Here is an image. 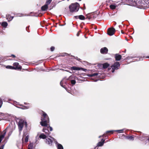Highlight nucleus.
I'll return each mask as SVG.
<instances>
[{
    "mask_svg": "<svg viewBox=\"0 0 149 149\" xmlns=\"http://www.w3.org/2000/svg\"><path fill=\"white\" fill-rule=\"evenodd\" d=\"M109 0H108V1H107V2H109Z\"/></svg>",
    "mask_w": 149,
    "mask_h": 149,
    "instance_id": "864d4df0",
    "label": "nucleus"
},
{
    "mask_svg": "<svg viewBox=\"0 0 149 149\" xmlns=\"http://www.w3.org/2000/svg\"><path fill=\"white\" fill-rule=\"evenodd\" d=\"M2 103H0V108L1 107L2 105Z\"/></svg>",
    "mask_w": 149,
    "mask_h": 149,
    "instance_id": "49530a36",
    "label": "nucleus"
},
{
    "mask_svg": "<svg viewBox=\"0 0 149 149\" xmlns=\"http://www.w3.org/2000/svg\"><path fill=\"white\" fill-rule=\"evenodd\" d=\"M29 138V136L27 135V136H26L25 140V141L26 142H27L28 141Z\"/></svg>",
    "mask_w": 149,
    "mask_h": 149,
    "instance_id": "2f4dec72",
    "label": "nucleus"
},
{
    "mask_svg": "<svg viewBox=\"0 0 149 149\" xmlns=\"http://www.w3.org/2000/svg\"><path fill=\"white\" fill-rule=\"evenodd\" d=\"M54 141L56 145L57 149H63V147L61 144L58 143L56 141Z\"/></svg>",
    "mask_w": 149,
    "mask_h": 149,
    "instance_id": "f8f14e48",
    "label": "nucleus"
},
{
    "mask_svg": "<svg viewBox=\"0 0 149 149\" xmlns=\"http://www.w3.org/2000/svg\"><path fill=\"white\" fill-rule=\"evenodd\" d=\"M48 128L49 127V128L50 131H52L53 130L52 127H51L49 125H48Z\"/></svg>",
    "mask_w": 149,
    "mask_h": 149,
    "instance_id": "e433bc0d",
    "label": "nucleus"
},
{
    "mask_svg": "<svg viewBox=\"0 0 149 149\" xmlns=\"http://www.w3.org/2000/svg\"><path fill=\"white\" fill-rule=\"evenodd\" d=\"M111 69V68H108V70H109Z\"/></svg>",
    "mask_w": 149,
    "mask_h": 149,
    "instance_id": "603ef678",
    "label": "nucleus"
},
{
    "mask_svg": "<svg viewBox=\"0 0 149 149\" xmlns=\"http://www.w3.org/2000/svg\"><path fill=\"white\" fill-rule=\"evenodd\" d=\"M13 17L10 16V17L9 19H8V21H11L12 20V19H13Z\"/></svg>",
    "mask_w": 149,
    "mask_h": 149,
    "instance_id": "4c0bfd02",
    "label": "nucleus"
},
{
    "mask_svg": "<svg viewBox=\"0 0 149 149\" xmlns=\"http://www.w3.org/2000/svg\"><path fill=\"white\" fill-rule=\"evenodd\" d=\"M148 58H149V57H148Z\"/></svg>",
    "mask_w": 149,
    "mask_h": 149,
    "instance_id": "4d7b16f0",
    "label": "nucleus"
},
{
    "mask_svg": "<svg viewBox=\"0 0 149 149\" xmlns=\"http://www.w3.org/2000/svg\"><path fill=\"white\" fill-rule=\"evenodd\" d=\"M124 130V129H123L120 130H114V131L118 132V133H121L123 132Z\"/></svg>",
    "mask_w": 149,
    "mask_h": 149,
    "instance_id": "393cba45",
    "label": "nucleus"
},
{
    "mask_svg": "<svg viewBox=\"0 0 149 149\" xmlns=\"http://www.w3.org/2000/svg\"><path fill=\"white\" fill-rule=\"evenodd\" d=\"M122 2L124 4L129 3L130 5V3H132V0H122Z\"/></svg>",
    "mask_w": 149,
    "mask_h": 149,
    "instance_id": "4468645a",
    "label": "nucleus"
},
{
    "mask_svg": "<svg viewBox=\"0 0 149 149\" xmlns=\"http://www.w3.org/2000/svg\"><path fill=\"white\" fill-rule=\"evenodd\" d=\"M102 141H100L97 144V146H102L104 143L105 140H104L103 139H102L101 140Z\"/></svg>",
    "mask_w": 149,
    "mask_h": 149,
    "instance_id": "2eb2a0df",
    "label": "nucleus"
},
{
    "mask_svg": "<svg viewBox=\"0 0 149 149\" xmlns=\"http://www.w3.org/2000/svg\"><path fill=\"white\" fill-rule=\"evenodd\" d=\"M71 83L72 84L74 85L75 84L76 81L74 80H72L71 81Z\"/></svg>",
    "mask_w": 149,
    "mask_h": 149,
    "instance_id": "7c9ffc66",
    "label": "nucleus"
},
{
    "mask_svg": "<svg viewBox=\"0 0 149 149\" xmlns=\"http://www.w3.org/2000/svg\"><path fill=\"white\" fill-rule=\"evenodd\" d=\"M81 70H82L86 72V71L87 70L85 69L80 68Z\"/></svg>",
    "mask_w": 149,
    "mask_h": 149,
    "instance_id": "58836bf2",
    "label": "nucleus"
},
{
    "mask_svg": "<svg viewBox=\"0 0 149 149\" xmlns=\"http://www.w3.org/2000/svg\"><path fill=\"white\" fill-rule=\"evenodd\" d=\"M39 137L40 138L44 139H46L47 138V136L43 133H42L40 135Z\"/></svg>",
    "mask_w": 149,
    "mask_h": 149,
    "instance_id": "aec40b11",
    "label": "nucleus"
},
{
    "mask_svg": "<svg viewBox=\"0 0 149 149\" xmlns=\"http://www.w3.org/2000/svg\"><path fill=\"white\" fill-rule=\"evenodd\" d=\"M79 19L80 20H83L85 19L84 16L83 15H80L79 16Z\"/></svg>",
    "mask_w": 149,
    "mask_h": 149,
    "instance_id": "5701e85b",
    "label": "nucleus"
},
{
    "mask_svg": "<svg viewBox=\"0 0 149 149\" xmlns=\"http://www.w3.org/2000/svg\"><path fill=\"white\" fill-rule=\"evenodd\" d=\"M79 1H81V0H79Z\"/></svg>",
    "mask_w": 149,
    "mask_h": 149,
    "instance_id": "6e6d98bb",
    "label": "nucleus"
},
{
    "mask_svg": "<svg viewBox=\"0 0 149 149\" xmlns=\"http://www.w3.org/2000/svg\"><path fill=\"white\" fill-rule=\"evenodd\" d=\"M52 1V0H47L46 4H47V5H48Z\"/></svg>",
    "mask_w": 149,
    "mask_h": 149,
    "instance_id": "c85d7f7f",
    "label": "nucleus"
},
{
    "mask_svg": "<svg viewBox=\"0 0 149 149\" xmlns=\"http://www.w3.org/2000/svg\"><path fill=\"white\" fill-rule=\"evenodd\" d=\"M115 57L116 61H119L121 58L122 56L121 55H119L118 54H116L115 55Z\"/></svg>",
    "mask_w": 149,
    "mask_h": 149,
    "instance_id": "ddd939ff",
    "label": "nucleus"
},
{
    "mask_svg": "<svg viewBox=\"0 0 149 149\" xmlns=\"http://www.w3.org/2000/svg\"><path fill=\"white\" fill-rule=\"evenodd\" d=\"M100 74H99L98 73H94L93 74H89V75H88V76L90 77H92L93 76H97V75H98V76L99 77H100Z\"/></svg>",
    "mask_w": 149,
    "mask_h": 149,
    "instance_id": "6ab92c4d",
    "label": "nucleus"
},
{
    "mask_svg": "<svg viewBox=\"0 0 149 149\" xmlns=\"http://www.w3.org/2000/svg\"><path fill=\"white\" fill-rule=\"evenodd\" d=\"M71 78H72V76H70L69 77V78H70V79H71Z\"/></svg>",
    "mask_w": 149,
    "mask_h": 149,
    "instance_id": "09e8293b",
    "label": "nucleus"
},
{
    "mask_svg": "<svg viewBox=\"0 0 149 149\" xmlns=\"http://www.w3.org/2000/svg\"><path fill=\"white\" fill-rule=\"evenodd\" d=\"M6 68L7 69H14V68L13 67L10 65L7 66L6 67Z\"/></svg>",
    "mask_w": 149,
    "mask_h": 149,
    "instance_id": "bb28decb",
    "label": "nucleus"
},
{
    "mask_svg": "<svg viewBox=\"0 0 149 149\" xmlns=\"http://www.w3.org/2000/svg\"><path fill=\"white\" fill-rule=\"evenodd\" d=\"M1 25L3 27H6L8 25V23L7 22H3L1 23Z\"/></svg>",
    "mask_w": 149,
    "mask_h": 149,
    "instance_id": "4be33fe9",
    "label": "nucleus"
},
{
    "mask_svg": "<svg viewBox=\"0 0 149 149\" xmlns=\"http://www.w3.org/2000/svg\"><path fill=\"white\" fill-rule=\"evenodd\" d=\"M110 7L111 9H115L116 6V5L112 4L110 5Z\"/></svg>",
    "mask_w": 149,
    "mask_h": 149,
    "instance_id": "b1692460",
    "label": "nucleus"
},
{
    "mask_svg": "<svg viewBox=\"0 0 149 149\" xmlns=\"http://www.w3.org/2000/svg\"><path fill=\"white\" fill-rule=\"evenodd\" d=\"M142 6L145 4L149 6V0H141Z\"/></svg>",
    "mask_w": 149,
    "mask_h": 149,
    "instance_id": "dca6fc26",
    "label": "nucleus"
},
{
    "mask_svg": "<svg viewBox=\"0 0 149 149\" xmlns=\"http://www.w3.org/2000/svg\"><path fill=\"white\" fill-rule=\"evenodd\" d=\"M6 130H3V134L0 136V143L1 142L2 139L4 137V136L6 134Z\"/></svg>",
    "mask_w": 149,
    "mask_h": 149,
    "instance_id": "9b49d317",
    "label": "nucleus"
},
{
    "mask_svg": "<svg viewBox=\"0 0 149 149\" xmlns=\"http://www.w3.org/2000/svg\"><path fill=\"white\" fill-rule=\"evenodd\" d=\"M108 51V49L106 47L102 48L100 49V52L103 54H106L107 53Z\"/></svg>",
    "mask_w": 149,
    "mask_h": 149,
    "instance_id": "9d476101",
    "label": "nucleus"
},
{
    "mask_svg": "<svg viewBox=\"0 0 149 149\" xmlns=\"http://www.w3.org/2000/svg\"><path fill=\"white\" fill-rule=\"evenodd\" d=\"M55 48L54 47H52L51 48V51H53L54 50Z\"/></svg>",
    "mask_w": 149,
    "mask_h": 149,
    "instance_id": "f704fd0d",
    "label": "nucleus"
},
{
    "mask_svg": "<svg viewBox=\"0 0 149 149\" xmlns=\"http://www.w3.org/2000/svg\"><path fill=\"white\" fill-rule=\"evenodd\" d=\"M24 126L26 127H27L26 122L22 120H20L18 124L19 130L20 131H22Z\"/></svg>",
    "mask_w": 149,
    "mask_h": 149,
    "instance_id": "20e7f679",
    "label": "nucleus"
},
{
    "mask_svg": "<svg viewBox=\"0 0 149 149\" xmlns=\"http://www.w3.org/2000/svg\"><path fill=\"white\" fill-rule=\"evenodd\" d=\"M120 64L118 62H115L113 65L111 66L112 68L111 72L113 73L115 71V70L118 69L120 67Z\"/></svg>",
    "mask_w": 149,
    "mask_h": 149,
    "instance_id": "39448f33",
    "label": "nucleus"
},
{
    "mask_svg": "<svg viewBox=\"0 0 149 149\" xmlns=\"http://www.w3.org/2000/svg\"><path fill=\"white\" fill-rule=\"evenodd\" d=\"M6 130V132L8 131H9V132L8 133V137H6L5 138V139H8L9 137L11 135L13 130L12 128L10 127H8L5 130Z\"/></svg>",
    "mask_w": 149,
    "mask_h": 149,
    "instance_id": "0eeeda50",
    "label": "nucleus"
},
{
    "mask_svg": "<svg viewBox=\"0 0 149 149\" xmlns=\"http://www.w3.org/2000/svg\"><path fill=\"white\" fill-rule=\"evenodd\" d=\"M6 17H7V19H8V16H6Z\"/></svg>",
    "mask_w": 149,
    "mask_h": 149,
    "instance_id": "8fccbe9b",
    "label": "nucleus"
},
{
    "mask_svg": "<svg viewBox=\"0 0 149 149\" xmlns=\"http://www.w3.org/2000/svg\"><path fill=\"white\" fill-rule=\"evenodd\" d=\"M60 85H61V86H62V87H63V88H65V87H64V86H63V80L61 81V82H60Z\"/></svg>",
    "mask_w": 149,
    "mask_h": 149,
    "instance_id": "c9c22d12",
    "label": "nucleus"
},
{
    "mask_svg": "<svg viewBox=\"0 0 149 149\" xmlns=\"http://www.w3.org/2000/svg\"><path fill=\"white\" fill-rule=\"evenodd\" d=\"M148 140L149 141V138L148 139Z\"/></svg>",
    "mask_w": 149,
    "mask_h": 149,
    "instance_id": "3c124183",
    "label": "nucleus"
},
{
    "mask_svg": "<svg viewBox=\"0 0 149 149\" xmlns=\"http://www.w3.org/2000/svg\"><path fill=\"white\" fill-rule=\"evenodd\" d=\"M2 103L3 102H2V100L0 98V103Z\"/></svg>",
    "mask_w": 149,
    "mask_h": 149,
    "instance_id": "a18cd8bd",
    "label": "nucleus"
},
{
    "mask_svg": "<svg viewBox=\"0 0 149 149\" xmlns=\"http://www.w3.org/2000/svg\"><path fill=\"white\" fill-rule=\"evenodd\" d=\"M14 69H19L20 70L22 68V67L20 66L18 63H15L13 64Z\"/></svg>",
    "mask_w": 149,
    "mask_h": 149,
    "instance_id": "1a4fd4ad",
    "label": "nucleus"
},
{
    "mask_svg": "<svg viewBox=\"0 0 149 149\" xmlns=\"http://www.w3.org/2000/svg\"><path fill=\"white\" fill-rule=\"evenodd\" d=\"M77 36H78V33L77 34Z\"/></svg>",
    "mask_w": 149,
    "mask_h": 149,
    "instance_id": "5fc2aeb1",
    "label": "nucleus"
},
{
    "mask_svg": "<svg viewBox=\"0 0 149 149\" xmlns=\"http://www.w3.org/2000/svg\"><path fill=\"white\" fill-rule=\"evenodd\" d=\"M79 5L77 3L72 4L69 6V9L71 12H77L79 9Z\"/></svg>",
    "mask_w": 149,
    "mask_h": 149,
    "instance_id": "f03ea898",
    "label": "nucleus"
},
{
    "mask_svg": "<svg viewBox=\"0 0 149 149\" xmlns=\"http://www.w3.org/2000/svg\"><path fill=\"white\" fill-rule=\"evenodd\" d=\"M141 0H132V3H130V5L132 6H142Z\"/></svg>",
    "mask_w": 149,
    "mask_h": 149,
    "instance_id": "7ed1b4c3",
    "label": "nucleus"
},
{
    "mask_svg": "<svg viewBox=\"0 0 149 149\" xmlns=\"http://www.w3.org/2000/svg\"><path fill=\"white\" fill-rule=\"evenodd\" d=\"M109 65V64L107 63H104L103 64V67L104 68H107Z\"/></svg>",
    "mask_w": 149,
    "mask_h": 149,
    "instance_id": "412c9836",
    "label": "nucleus"
},
{
    "mask_svg": "<svg viewBox=\"0 0 149 149\" xmlns=\"http://www.w3.org/2000/svg\"><path fill=\"white\" fill-rule=\"evenodd\" d=\"M127 138L130 140H133L134 139V137L132 136H129L127 137Z\"/></svg>",
    "mask_w": 149,
    "mask_h": 149,
    "instance_id": "cd10ccee",
    "label": "nucleus"
},
{
    "mask_svg": "<svg viewBox=\"0 0 149 149\" xmlns=\"http://www.w3.org/2000/svg\"><path fill=\"white\" fill-rule=\"evenodd\" d=\"M24 104H25L26 105H28V104H29L28 103H25Z\"/></svg>",
    "mask_w": 149,
    "mask_h": 149,
    "instance_id": "de8ad7c7",
    "label": "nucleus"
},
{
    "mask_svg": "<svg viewBox=\"0 0 149 149\" xmlns=\"http://www.w3.org/2000/svg\"><path fill=\"white\" fill-rule=\"evenodd\" d=\"M104 134H103V135H101V136H99V138H100V137H103L104 136Z\"/></svg>",
    "mask_w": 149,
    "mask_h": 149,
    "instance_id": "79ce46f5",
    "label": "nucleus"
},
{
    "mask_svg": "<svg viewBox=\"0 0 149 149\" xmlns=\"http://www.w3.org/2000/svg\"><path fill=\"white\" fill-rule=\"evenodd\" d=\"M115 31V29L113 28H109L108 31V34L109 36L113 35Z\"/></svg>",
    "mask_w": 149,
    "mask_h": 149,
    "instance_id": "423d86ee",
    "label": "nucleus"
},
{
    "mask_svg": "<svg viewBox=\"0 0 149 149\" xmlns=\"http://www.w3.org/2000/svg\"><path fill=\"white\" fill-rule=\"evenodd\" d=\"M91 14H88L86 15L87 16V18L88 19H90L91 17H90L91 16Z\"/></svg>",
    "mask_w": 149,
    "mask_h": 149,
    "instance_id": "473e14b6",
    "label": "nucleus"
},
{
    "mask_svg": "<svg viewBox=\"0 0 149 149\" xmlns=\"http://www.w3.org/2000/svg\"><path fill=\"white\" fill-rule=\"evenodd\" d=\"M11 56H12V57H13V58L15 57V55H13V54L11 55Z\"/></svg>",
    "mask_w": 149,
    "mask_h": 149,
    "instance_id": "37998d69",
    "label": "nucleus"
},
{
    "mask_svg": "<svg viewBox=\"0 0 149 149\" xmlns=\"http://www.w3.org/2000/svg\"><path fill=\"white\" fill-rule=\"evenodd\" d=\"M50 137L52 139L47 138L45 140V142L46 143L48 144L52 145V140L54 141L55 139L54 138L51 137V136H50Z\"/></svg>",
    "mask_w": 149,
    "mask_h": 149,
    "instance_id": "6e6552de",
    "label": "nucleus"
},
{
    "mask_svg": "<svg viewBox=\"0 0 149 149\" xmlns=\"http://www.w3.org/2000/svg\"><path fill=\"white\" fill-rule=\"evenodd\" d=\"M114 131H114H113V130L108 131H107L106 132L107 133H113Z\"/></svg>",
    "mask_w": 149,
    "mask_h": 149,
    "instance_id": "72a5a7b5",
    "label": "nucleus"
},
{
    "mask_svg": "<svg viewBox=\"0 0 149 149\" xmlns=\"http://www.w3.org/2000/svg\"><path fill=\"white\" fill-rule=\"evenodd\" d=\"M30 106H24L23 107V108H22V109H28L30 108Z\"/></svg>",
    "mask_w": 149,
    "mask_h": 149,
    "instance_id": "c756f323",
    "label": "nucleus"
},
{
    "mask_svg": "<svg viewBox=\"0 0 149 149\" xmlns=\"http://www.w3.org/2000/svg\"><path fill=\"white\" fill-rule=\"evenodd\" d=\"M71 69L72 70H81V69L80 68L75 67V66H73L71 68Z\"/></svg>",
    "mask_w": 149,
    "mask_h": 149,
    "instance_id": "a211bd4d",
    "label": "nucleus"
},
{
    "mask_svg": "<svg viewBox=\"0 0 149 149\" xmlns=\"http://www.w3.org/2000/svg\"><path fill=\"white\" fill-rule=\"evenodd\" d=\"M133 58L131 56H130V57H128L127 58L128 59H130V58Z\"/></svg>",
    "mask_w": 149,
    "mask_h": 149,
    "instance_id": "c03bdc74",
    "label": "nucleus"
},
{
    "mask_svg": "<svg viewBox=\"0 0 149 149\" xmlns=\"http://www.w3.org/2000/svg\"><path fill=\"white\" fill-rule=\"evenodd\" d=\"M33 149V143H31L28 146V149Z\"/></svg>",
    "mask_w": 149,
    "mask_h": 149,
    "instance_id": "a878e982",
    "label": "nucleus"
},
{
    "mask_svg": "<svg viewBox=\"0 0 149 149\" xmlns=\"http://www.w3.org/2000/svg\"><path fill=\"white\" fill-rule=\"evenodd\" d=\"M48 5L47 4H45L44 6L41 7V9L42 10L45 11L47 10L48 8Z\"/></svg>",
    "mask_w": 149,
    "mask_h": 149,
    "instance_id": "f3484780",
    "label": "nucleus"
},
{
    "mask_svg": "<svg viewBox=\"0 0 149 149\" xmlns=\"http://www.w3.org/2000/svg\"><path fill=\"white\" fill-rule=\"evenodd\" d=\"M4 145H3L0 147V149H3Z\"/></svg>",
    "mask_w": 149,
    "mask_h": 149,
    "instance_id": "ea45409f",
    "label": "nucleus"
},
{
    "mask_svg": "<svg viewBox=\"0 0 149 149\" xmlns=\"http://www.w3.org/2000/svg\"><path fill=\"white\" fill-rule=\"evenodd\" d=\"M42 117V118L41 121L40 122V124L42 126L45 127L43 129V131L45 132V134L47 135H48L50 133L48 129V125L49 122V119L47 114L45 112L43 113Z\"/></svg>",
    "mask_w": 149,
    "mask_h": 149,
    "instance_id": "f257e3e1",
    "label": "nucleus"
},
{
    "mask_svg": "<svg viewBox=\"0 0 149 149\" xmlns=\"http://www.w3.org/2000/svg\"><path fill=\"white\" fill-rule=\"evenodd\" d=\"M74 17L76 19H78L79 18V16H75Z\"/></svg>",
    "mask_w": 149,
    "mask_h": 149,
    "instance_id": "a19ab883",
    "label": "nucleus"
}]
</instances>
